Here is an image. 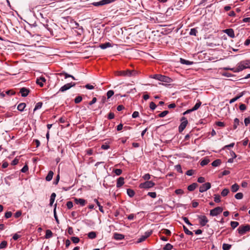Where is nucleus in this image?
I'll return each mask as SVG.
<instances>
[{"label": "nucleus", "instance_id": "a18cd8bd", "mask_svg": "<svg viewBox=\"0 0 250 250\" xmlns=\"http://www.w3.org/2000/svg\"><path fill=\"white\" fill-rule=\"evenodd\" d=\"M106 102V98L104 96H103L101 99L100 104L99 106V108L102 107L103 106L104 104Z\"/></svg>", "mask_w": 250, "mask_h": 250}, {"label": "nucleus", "instance_id": "2f4dec72", "mask_svg": "<svg viewBox=\"0 0 250 250\" xmlns=\"http://www.w3.org/2000/svg\"><path fill=\"white\" fill-rule=\"evenodd\" d=\"M209 162V160L208 159H204V160H202L200 162V165L202 166H205L208 164V163Z\"/></svg>", "mask_w": 250, "mask_h": 250}, {"label": "nucleus", "instance_id": "e433bc0d", "mask_svg": "<svg viewBox=\"0 0 250 250\" xmlns=\"http://www.w3.org/2000/svg\"><path fill=\"white\" fill-rule=\"evenodd\" d=\"M71 240L74 244H77L80 242V239L78 237H72Z\"/></svg>", "mask_w": 250, "mask_h": 250}, {"label": "nucleus", "instance_id": "b1692460", "mask_svg": "<svg viewBox=\"0 0 250 250\" xmlns=\"http://www.w3.org/2000/svg\"><path fill=\"white\" fill-rule=\"evenodd\" d=\"M96 233L94 231H91L88 233L89 238L93 239L96 237Z\"/></svg>", "mask_w": 250, "mask_h": 250}, {"label": "nucleus", "instance_id": "f704fd0d", "mask_svg": "<svg viewBox=\"0 0 250 250\" xmlns=\"http://www.w3.org/2000/svg\"><path fill=\"white\" fill-rule=\"evenodd\" d=\"M168 112H169L168 111L165 110V111L162 112L161 113H160L158 115V117H160V118L164 117L168 113Z\"/></svg>", "mask_w": 250, "mask_h": 250}, {"label": "nucleus", "instance_id": "de8ad7c7", "mask_svg": "<svg viewBox=\"0 0 250 250\" xmlns=\"http://www.w3.org/2000/svg\"><path fill=\"white\" fill-rule=\"evenodd\" d=\"M82 101V97L80 96H77L74 100L76 104H78Z\"/></svg>", "mask_w": 250, "mask_h": 250}, {"label": "nucleus", "instance_id": "bb28decb", "mask_svg": "<svg viewBox=\"0 0 250 250\" xmlns=\"http://www.w3.org/2000/svg\"><path fill=\"white\" fill-rule=\"evenodd\" d=\"M201 105V102L199 101L198 102H197L191 109L193 110V111H195L200 107Z\"/></svg>", "mask_w": 250, "mask_h": 250}, {"label": "nucleus", "instance_id": "6ab92c4d", "mask_svg": "<svg viewBox=\"0 0 250 250\" xmlns=\"http://www.w3.org/2000/svg\"><path fill=\"white\" fill-rule=\"evenodd\" d=\"M53 174H54V173L52 171H51V170L49 171L47 175L46 176V177L45 178V180L47 181H51L53 178Z\"/></svg>", "mask_w": 250, "mask_h": 250}, {"label": "nucleus", "instance_id": "2eb2a0df", "mask_svg": "<svg viewBox=\"0 0 250 250\" xmlns=\"http://www.w3.org/2000/svg\"><path fill=\"white\" fill-rule=\"evenodd\" d=\"M124 235L122 234L115 233L114 234V238L117 240H121L124 238Z\"/></svg>", "mask_w": 250, "mask_h": 250}, {"label": "nucleus", "instance_id": "338daca9", "mask_svg": "<svg viewBox=\"0 0 250 250\" xmlns=\"http://www.w3.org/2000/svg\"><path fill=\"white\" fill-rule=\"evenodd\" d=\"M109 148V146L106 144L102 145L101 146V148L104 150L108 149Z\"/></svg>", "mask_w": 250, "mask_h": 250}, {"label": "nucleus", "instance_id": "5701e85b", "mask_svg": "<svg viewBox=\"0 0 250 250\" xmlns=\"http://www.w3.org/2000/svg\"><path fill=\"white\" fill-rule=\"evenodd\" d=\"M52 235H53V233L50 230L47 229L46 230V233H45V238L46 239H49V238H51L52 236Z\"/></svg>", "mask_w": 250, "mask_h": 250}, {"label": "nucleus", "instance_id": "774afa93", "mask_svg": "<svg viewBox=\"0 0 250 250\" xmlns=\"http://www.w3.org/2000/svg\"><path fill=\"white\" fill-rule=\"evenodd\" d=\"M21 215V211H17L15 214H14V216L15 218H19V217H20Z\"/></svg>", "mask_w": 250, "mask_h": 250}, {"label": "nucleus", "instance_id": "680f3d73", "mask_svg": "<svg viewBox=\"0 0 250 250\" xmlns=\"http://www.w3.org/2000/svg\"><path fill=\"white\" fill-rule=\"evenodd\" d=\"M197 181L200 183H203L205 182V179L203 177H200L198 178Z\"/></svg>", "mask_w": 250, "mask_h": 250}, {"label": "nucleus", "instance_id": "052dcab7", "mask_svg": "<svg viewBox=\"0 0 250 250\" xmlns=\"http://www.w3.org/2000/svg\"><path fill=\"white\" fill-rule=\"evenodd\" d=\"M19 163V159H18L17 158H15L11 162V165H13V166H15V165H16L18 164Z\"/></svg>", "mask_w": 250, "mask_h": 250}, {"label": "nucleus", "instance_id": "0e129e2a", "mask_svg": "<svg viewBox=\"0 0 250 250\" xmlns=\"http://www.w3.org/2000/svg\"><path fill=\"white\" fill-rule=\"evenodd\" d=\"M239 109L241 111H244L246 109V106L245 104H241L239 106Z\"/></svg>", "mask_w": 250, "mask_h": 250}, {"label": "nucleus", "instance_id": "58836bf2", "mask_svg": "<svg viewBox=\"0 0 250 250\" xmlns=\"http://www.w3.org/2000/svg\"><path fill=\"white\" fill-rule=\"evenodd\" d=\"M7 245V242L6 241H3L0 244V249L5 248Z\"/></svg>", "mask_w": 250, "mask_h": 250}, {"label": "nucleus", "instance_id": "9b49d317", "mask_svg": "<svg viewBox=\"0 0 250 250\" xmlns=\"http://www.w3.org/2000/svg\"><path fill=\"white\" fill-rule=\"evenodd\" d=\"M224 32L227 34L229 37L231 38H234L235 37V34L234 30L231 28L227 29L224 30Z\"/></svg>", "mask_w": 250, "mask_h": 250}, {"label": "nucleus", "instance_id": "a211bd4d", "mask_svg": "<svg viewBox=\"0 0 250 250\" xmlns=\"http://www.w3.org/2000/svg\"><path fill=\"white\" fill-rule=\"evenodd\" d=\"M239 188V186L237 184H234L231 187V191L233 192H236L238 190Z\"/></svg>", "mask_w": 250, "mask_h": 250}, {"label": "nucleus", "instance_id": "79ce46f5", "mask_svg": "<svg viewBox=\"0 0 250 250\" xmlns=\"http://www.w3.org/2000/svg\"><path fill=\"white\" fill-rule=\"evenodd\" d=\"M162 232L167 235H170L171 234V232L169 229H163L162 230Z\"/></svg>", "mask_w": 250, "mask_h": 250}, {"label": "nucleus", "instance_id": "473e14b6", "mask_svg": "<svg viewBox=\"0 0 250 250\" xmlns=\"http://www.w3.org/2000/svg\"><path fill=\"white\" fill-rule=\"evenodd\" d=\"M42 105V102H38L36 104L35 107L34 109V111H36L39 109H40Z\"/></svg>", "mask_w": 250, "mask_h": 250}, {"label": "nucleus", "instance_id": "20e7f679", "mask_svg": "<svg viewBox=\"0 0 250 250\" xmlns=\"http://www.w3.org/2000/svg\"><path fill=\"white\" fill-rule=\"evenodd\" d=\"M250 230V225H247L246 226L241 225L240 226L237 230L238 233L240 235H243L245 234L247 232L249 231Z\"/></svg>", "mask_w": 250, "mask_h": 250}, {"label": "nucleus", "instance_id": "aec40b11", "mask_svg": "<svg viewBox=\"0 0 250 250\" xmlns=\"http://www.w3.org/2000/svg\"><path fill=\"white\" fill-rule=\"evenodd\" d=\"M56 196V194L54 192L51 194V196H50V203H49V205L50 206H52L53 205V204L54 203Z\"/></svg>", "mask_w": 250, "mask_h": 250}, {"label": "nucleus", "instance_id": "5fc2aeb1", "mask_svg": "<svg viewBox=\"0 0 250 250\" xmlns=\"http://www.w3.org/2000/svg\"><path fill=\"white\" fill-rule=\"evenodd\" d=\"M114 173L116 175H120L122 173V170L121 169H115L114 170Z\"/></svg>", "mask_w": 250, "mask_h": 250}, {"label": "nucleus", "instance_id": "bf43d9fd", "mask_svg": "<svg viewBox=\"0 0 250 250\" xmlns=\"http://www.w3.org/2000/svg\"><path fill=\"white\" fill-rule=\"evenodd\" d=\"M183 220L184 221V222L188 225L191 226L192 224L190 223L189 221L188 220V218L187 217H183Z\"/></svg>", "mask_w": 250, "mask_h": 250}, {"label": "nucleus", "instance_id": "39448f33", "mask_svg": "<svg viewBox=\"0 0 250 250\" xmlns=\"http://www.w3.org/2000/svg\"><path fill=\"white\" fill-rule=\"evenodd\" d=\"M155 183L151 181H147L144 183H141L139 187L141 188H149L154 187Z\"/></svg>", "mask_w": 250, "mask_h": 250}, {"label": "nucleus", "instance_id": "72a5a7b5", "mask_svg": "<svg viewBox=\"0 0 250 250\" xmlns=\"http://www.w3.org/2000/svg\"><path fill=\"white\" fill-rule=\"evenodd\" d=\"M229 189H228V188H225V189H224L222 191V192H221V195H222V196H224H224H227V195L228 194V193H229Z\"/></svg>", "mask_w": 250, "mask_h": 250}, {"label": "nucleus", "instance_id": "e2e57ef3", "mask_svg": "<svg viewBox=\"0 0 250 250\" xmlns=\"http://www.w3.org/2000/svg\"><path fill=\"white\" fill-rule=\"evenodd\" d=\"M194 171L192 169L188 170L187 171L186 174L188 176H191L193 174Z\"/></svg>", "mask_w": 250, "mask_h": 250}, {"label": "nucleus", "instance_id": "c9c22d12", "mask_svg": "<svg viewBox=\"0 0 250 250\" xmlns=\"http://www.w3.org/2000/svg\"><path fill=\"white\" fill-rule=\"evenodd\" d=\"M231 227L233 229H234L239 225V223L236 221H231L230 222Z\"/></svg>", "mask_w": 250, "mask_h": 250}, {"label": "nucleus", "instance_id": "f03ea898", "mask_svg": "<svg viewBox=\"0 0 250 250\" xmlns=\"http://www.w3.org/2000/svg\"><path fill=\"white\" fill-rule=\"evenodd\" d=\"M151 78L166 83H170L171 80L170 78L164 75H162L161 74L154 75L151 77Z\"/></svg>", "mask_w": 250, "mask_h": 250}, {"label": "nucleus", "instance_id": "1a4fd4ad", "mask_svg": "<svg viewBox=\"0 0 250 250\" xmlns=\"http://www.w3.org/2000/svg\"><path fill=\"white\" fill-rule=\"evenodd\" d=\"M198 218L199 219L200 224L202 226H205L206 224L208 222L207 217L205 215H198Z\"/></svg>", "mask_w": 250, "mask_h": 250}, {"label": "nucleus", "instance_id": "864d4df0", "mask_svg": "<svg viewBox=\"0 0 250 250\" xmlns=\"http://www.w3.org/2000/svg\"><path fill=\"white\" fill-rule=\"evenodd\" d=\"M28 170V167L27 165H25L21 169V171L23 173L26 172Z\"/></svg>", "mask_w": 250, "mask_h": 250}, {"label": "nucleus", "instance_id": "f8f14e48", "mask_svg": "<svg viewBox=\"0 0 250 250\" xmlns=\"http://www.w3.org/2000/svg\"><path fill=\"white\" fill-rule=\"evenodd\" d=\"M29 92L30 90L25 87H22L21 88L20 91V92L21 93V96L24 97H26L28 95Z\"/></svg>", "mask_w": 250, "mask_h": 250}, {"label": "nucleus", "instance_id": "ddd939ff", "mask_svg": "<svg viewBox=\"0 0 250 250\" xmlns=\"http://www.w3.org/2000/svg\"><path fill=\"white\" fill-rule=\"evenodd\" d=\"M124 178L122 177H119L117 179L116 187L118 188L121 187L124 184Z\"/></svg>", "mask_w": 250, "mask_h": 250}, {"label": "nucleus", "instance_id": "cd10ccee", "mask_svg": "<svg viewBox=\"0 0 250 250\" xmlns=\"http://www.w3.org/2000/svg\"><path fill=\"white\" fill-rule=\"evenodd\" d=\"M231 247V245L228 244H223L222 249L223 250H229Z\"/></svg>", "mask_w": 250, "mask_h": 250}, {"label": "nucleus", "instance_id": "c85d7f7f", "mask_svg": "<svg viewBox=\"0 0 250 250\" xmlns=\"http://www.w3.org/2000/svg\"><path fill=\"white\" fill-rule=\"evenodd\" d=\"M56 206H57V205L55 204V208H54V210H53V213H54V218L55 219V220H56L57 223L59 224V220L58 219V218L57 217V213H56Z\"/></svg>", "mask_w": 250, "mask_h": 250}, {"label": "nucleus", "instance_id": "8fccbe9b", "mask_svg": "<svg viewBox=\"0 0 250 250\" xmlns=\"http://www.w3.org/2000/svg\"><path fill=\"white\" fill-rule=\"evenodd\" d=\"M149 107L151 110H154L156 107V105L154 102H151L149 104Z\"/></svg>", "mask_w": 250, "mask_h": 250}, {"label": "nucleus", "instance_id": "4c0bfd02", "mask_svg": "<svg viewBox=\"0 0 250 250\" xmlns=\"http://www.w3.org/2000/svg\"><path fill=\"white\" fill-rule=\"evenodd\" d=\"M239 120L238 118H235L234 120V125H233V128L234 129H236L237 126L239 125Z\"/></svg>", "mask_w": 250, "mask_h": 250}, {"label": "nucleus", "instance_id": "423d86ee", "mask_svg": "<svg viewBox=\"0 0 250 250\" xmlns=\"http://www.w3.org/2000/svg\"><path fill=\"white\" fill-rule=\"evenodd\" d=\"M223 208L220 207H216L210 210V215L215 216L221 213L223 211Z\"/></svg>", "mask_w": 250, "mask_h": 250}, {"label": "nucleus", "instance_id": "37998d69", "mask_svg": "<svg viewBox=\"0 0 250 250\" xmlns=\"http://www.w3.org/2000/svg\"><path fill=\"white\" fill-rule=\"evenodd\" d=\"M147 195L152 198H155L156 197L157 194L155 192H149L147 193Z\"/></svg>", "mask_w": 250, "mask_h": 250}, {"label": "nucleus", "instance_id": "9d476101", "mask_svg": "<svg viewBox=\"0 0 250 250\" xmlns=\"http://www.w3.org/2000/svg\"><path fill=\"white\" fill-rule=\"evenodd\" d=\"M74 202H75V204H76L77 205H80V206H81L82 207L85 206V205L86 204V200L83 199H82V198H75Z\"/></svg>", "mask_w": 250, "mask_h": 250}, {"label": "nucleus", "instance_id": "7ed1b4c3", "mask_svg": "<svg viewBox=\"0 0 250 250\" xmlns=\"http://www.w3.org/2000/svg\"><path fill=\"white\" fill-rule=\"evenodd\" d=\"M180 121L181 122V123L180 125L179 126L178 130L179 132L181 133L186 127L188 124V121L185 117H182L180 119Z\"/></svg>", "mask_w": 250, "mask_h": 250}, {"label": "nucleus", "instance_id": "69168bd1", "mask_svg": "<svg viewBox=\"0 0 250 250\" xmlns=\"http://www.w3.org/2000/svg\"><path fill=\"white\" fill-rule=\"evenodd\" d=\"M85 87L87 89H93L94 88V86L90 84H87L85 85Z\"/></svg>", "mask_w": 250, "mask_h": 250}, {"label": "nucleus", "instance_id": "49530a36", "mask_svg": "<svg viewBox=\"0 0 250 250\" xmlns=\"http://www.w3.org/2000/svg\"><path fill=\"white\" fill-rule=\"evenodd\" d=\"M146 239L145 235L141 236L138 239L137 242L138 243H141L145 241Z\"/></svg>", "mask_w": 250, "mask_h": 250}, {"label": "nucleus", "instance_id": "f257e3e1", "mask_svg": "<svg viewBox=\"0 0 250 250\" xmlns=\"http://www.w3.org/2000/svg\"><path fill=\"white\" fill-rule=\"evenodd\" d=\"M136 74V72L134 70H125L117 71L115 72V74L117 76L122 77H130L134 76Z\"/></svg>", "mask_w": 250, "mask_h": 250}, {"label": "nucleus", "instance_id": "4be33fe9", "mask_svg": "<svg viewBox=\"0 0 250 250\" xmlns=\"http://www.w3.org/2000/svg\"><path fill=\"white\" fill-rule=\"evenodd\" d=\"M180 62L182 64H186V65H190L193 63V62H190L189 61L185 60L184 59L181 58L180 59Z\"/></svg>", "mask_w": 250, "mask_h": 250}, {"label": "nucleus", "instance_id": "4d7b16f0", "mask_svg": "<svg viewBox=\"0 0 250 250\" xmlns=\"http://www.w3.org/2000/svg\"><path fill=\"white\" fill-rule=\"evenodd\" d=\"M67 208L68 209H71L73 207V203L71 201H68L66 203Z\"/></svg>", "mask_w": 250, "mask_h": 250}, {"label": "nucleus", "instance_id": "6e6d98bb", "mask_svg": "<svg viewBox=\"0 0 250 250\" xmlns=\"http://www.w3.org/2000/svg\"><path fill=\"white\" fill-rule=\"evenodd\" d=\"M12 215V213L11 211H7L5 212L4 216L6 218H9L11 217Z\"/></svg>", "mask_w": 250, "mask_h": 250}, {"label": "nucleus", "instance_id": "c03bdc74", "mask_svg": "<svg viewBox=\"0 0 250 250\" xmlns=\"http://www.w3.org/2000/svg\"><path fill=\"white\" fill-rule=\"evenodd\" d=\"M197 33V30L195 28H192L190 29L189 34L190 35L196 36Z\"/></svg>", "mask_w": 250, "mask_h": 250}, {"label": "nucleus", "instance_id": "393cba45", "mask_svg": "<svg viewBox=\"0 0 250 250\" xmlns=\"http://www.w3.org/2000/svg\"><path fill=\"white\" fill-rule=\"evenodd\" d=\"M221 161L220 159H216L214 160L211 164L213 167H216L220 165Z\"/></svg>", "mask_w": 250, "mask_h": 250}, {"label": "nucleus", "instance_id": "a19ab883", "mask_svg": "<svg viewBox=\"0 0 250 250\" xmlns=\"http://www.w3.org/2000/svg\"><path fill=\"white\" fill-rule=\"evenodd\" d=\"M243 197V194L241 192H239L235 195V198L237 199H242Z\"/></svg>", "mask_w": 250, "mask_h": 250}, {"label": "nucleus", "instance_id": "09e8293b", "mask_svg": "<svg viewBox=\"0 0 250 250\" xmlns=\"http://www.w3.org/2000/svg\"><path fill=\"white\" fill-rule=\"evenodd\" d=\"M114 95V91L113 90H109L106 93L107 98H111Z\"/></svg>", "mask_w": 250, "mask_h": 250}, {"label": "nucleus", "instance_id": "a878e982", "mask_svg": "<svg viewBox=\"0 0 250 250\" xmlns=\"http://www.w3.org/2000/svg\"><path fill=\"white\" fill-rule=\"evenodd\" d=\"M127 194L130 197H132L135 195V192L133 189L129 188L127 189Z\"/></svg>", "mask_w": 250, "mask_h": 250}, {"label": "nucleus", "instance_id": "0eeeda50", "mask_svg": "<svg viewBox=\"0 0 250 250\" xmlns=\"http://www.w3.org/2000/svg\"><path fill=\"white\" fill-rule=\"evenodd\" d=\"M76 85L75 83H70L64 84L62 86L59 90L60 92H64L66 90L70 89L71 87L74 86Z\"/></svg>", "mask_w": 250, "mask_h": 250}, {"label": "nucleus", "instance_id": "f3484780", "mask_svg": "<svg viewBox=\"0 0 250 250\" xmlns=\"http://www.w3.org/2000/svg\"><path fill=\"white\" fill-rule=\"evenodd\" d=\"M112 46V45H111V44L110 42H105L104 43L101 44L100 45V48L103 49H106V48L110 47Z\"/></svg>", "mask_w": 250, "mask_h": 250}, {"label": "nucleus", "instance_id": "3c124183", "mask_svg": "<svg viewBox=\"0 0 250 250\" xmlns=\"http://www.w3.org/2000/svg\"><path fill=\"white\" fill-rule=\"evenodd\" d=\"M60 76H64V78L66 79L67 78H69L72 77V75H69L65 72H62L59 74Z\"/></svg>", "mask_w": 250, "mask_h": 250}, {"label": "nucleus", "instance_id": "dca6fc26", "mask_svg": "<svg viewBox=\"0 0 250 250\" xmlns=\"http://www.w3.org/2000/svg\"><path fill=\"white\" fill-rule=\"evenodd\" d=\"M197 184L194 183L188 187V189L190 191H193L197 187Z\"/></svg>", "mask_w": 250, "mask_h": 250}, {"label": "nucleus", "instance_id": "ea45409f", "mask_svg": "<svg viewBox=\"0 0 250 250\" xmlns=\"http://www.w3.org/2000/svg\"><path fill=\"white\" fill-rule=\"evenodd\" d=\"M214 201L216 203H219L221 201L220 195L218 194H215Z\"/></svg>", "mask_w": 250, "mask_h": 250}, {"label": "nucleus", "instance_id": "c756f323", "mask_svg": "<svg viewBox=\"0 0 250 250\" xmlns=\"http://www.w3.org/2000/svg\"><path fill=\"white\" fill-rule=\"evenodd\" d=\"M183 229H184L185 233L186 234L189 235H193L192 232L189 230L186 226H183Z\"/></svg>", "mask_w": 250, "mask_h": 250}, {"label": "nucleus", "instance_id": "13d9d810", "mask_svg": "<svg viewBox=\"0 0 250 250\" xmlns=\"http://www.w3.org/2000/svg\"><path fill=\"white\" fill-rule=\"evenodd\" d=\"M175 168L178 172L181 173L183 172L182 168H181V167L180 165H178L175 166Z\"/></svg>", "mask_w": 250, "mask_h": 250}, {"label": "nucleus", "instance_id": "6e6552de", "mask_svg": "<svg viewBox=\"0 0 250 250\" xmlns=\"http://www.w3.org/2000/svg\"><path fill=\"white\" fill-rule=\"evenodd\" d=\"M211 188V184L209 182L202 185L199 188L200 192H204Z\"/></svg>", "mask_w": 250, "mask_h": 250}, {"label": "nucleus", "instance_id": "603ef678", "mask_svg": "<svg viewBox=\"0 0 250 250\" xmlns=\"http://www.w3.org/2000/svg\"><path fill=\"white\" fill-rule=\"evenodd\" d=\"M150 177H151V176L148 173H147V174H145L143 176V178L145 180H149L150 179Z\"/></svg>", "mask_w": 250, "mask_h": 250}, {"label": "nucleus", "instance_id": "7c9ffc66", "mask_svg": "<svg viewBox=\"0 0 250 250\" xmlns=\"http://www.w3.org/2000/svg\"><path fill=\"white\" fill-rule=\"evenodd\" d=\"M173 248V246L169 243L167 244L163 248L164 250H171Z\"/></svg>", "mask_w": 250, "mask_h": 250}, {"label": "nucleus", "instance_id": "412c9836", "mask_svg": "<svg viewBox=\"0 0 250 250\" xmlns=\"http://www.w3.org/2000/svg\"><path fill=\"white\" fill-rule=\"evenodd\" d=\"M26 107V104L24 103L20 104L17 107L18 109L20 111H23L24 109Z\"/></svg>", "mask_w": 250, "mask_h": 250}, {"label": "nucleus", "instance_id": "4468645a", "mask_svg": "<svg viewBox=\"0 0 250 250\" xmlns=\"http://www.w3.org/2000/svg\"><path fill=\"white\" fill-rule=\"evenodd\" d=\"M237 71L239 72L242 71L246 69V66H244V62H239L237 65Z\"/></svg>", "mask_w": 250, "mask_h": 250}]
</instances>
